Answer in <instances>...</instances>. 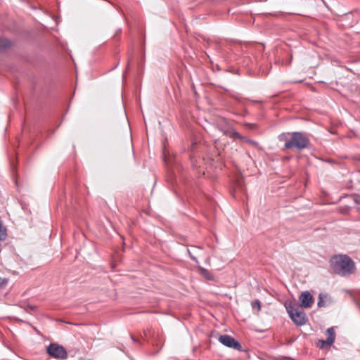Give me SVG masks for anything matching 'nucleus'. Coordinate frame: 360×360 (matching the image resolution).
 I'll return each instance as SVG.
<instances>
[{
	"label": "nucleus",
	"mask_w": 360,
	"mask_h": 360,
	"mask_svg": "<svg viewBox=\"0 0 360 360\" xmlns=\"http://www.w3.org/2000/svg\"><path fill=\"white\" fill-rule=\"evenodd\" d=\"M330 266L334 272L345 276L352 274L354 270L353 261L347 255H335L330 259Z\"/></svg>",
	"instance_id": "1"
},
{
	"label": "nucleus",
	"mask_w": 360,
	"mask_h": 360,
	"mask_svg": "<svg viewBox=\"0 0 360 360\" xmlns=\"http://www.w3.org/2000/svg\"><path fill=\"white\" fill-rule=\"evenodd\" d=\"M309 140L307 136L301 132L291 133L290 141L284 144L283 149L296 148L302 150L308 146Z\"/></svg>",
	"instance_id": "2"
},
{
	"label": "nucleus",
	"mask_w": 360,
	"mask_h": 360,
	"mask_svg": "<svg viewBox=\"0 0 360 360\" xmlns=\"http://www.w3.org/2000/svg\"><path fill=\"white\" fill-rule=\"evenodd\" d=\"M285 308L292 321L297 325L302 326L306 323L305 313L294 302L285 303Z\"/></svg>",
	"instance_id": "3"
},
{
	"label": "nucleus",
	"mask_w": 360,
	"mask_h": 360,
	"mask_svg": "<svg viewBox=\"0 0 360 360\" xmlns=\"http://www.w3.org/2000/svg\"><path fill=\"white\" fill-rule=\"evenodd\" d=\"M47 353L56 359H65L67 357V352L65 349L56 343L51 344L47 347Z\"/></svg>",
	"instance_id": "4"
},
{
	"label": "nucleus",
	"mask_w": 360,
	"mask_h": 360,
	"mask_svg": "<svg viewBox=\"0 0 360 360\" xmlns=\"http://www.w3.org/2000/svg\"><path fill=\"white\" fill-rule=\"evenodd\" d=\"M219 341L224 345L233 348L237 350H240L241 345L239 342L233 338L228 335H221L219 338Z\"/></svg>",
	"instance_id": "5"
},
{
	"label": "nucleus",
	"mask_w": 360,
	"mask_h": 360,
	"mask_svg": "<svg viewBox=\"0 0 360 360\" xmlns=\"http://www.w3.org/2000/svg\"><path fill=\"white\" fill-rule=\"evenodd\" d=\"M224 134L229 136V137H231L232 139H240V140L252 145V146L257 147L258 145L256 141L241 136L239 133H238L233 129H228L227 130L224 131Z\"/></svg>",
	"instance_id": "6"
},
{
	"label": "nucleus",
	"mask_w": 360,
	"mask_h": 360,
	"mask_svg": "<svg viewBox=\"0 0 360 360\" xmlns=\"http://www.w3.org/2000/svg\"><path fill=\"white\" fill-rule=\"evenodd\" d=\"M301 307L304 308H310L314 303V297L309 292H303L300 296Z\"/></svg>",
	"instance_id": "7"
},
{
	"label": "nucleus",
	"mask_w": 360,
	"mask_h": 360,
	"mask_svg": "<svg viewBox=\"0 0 360 360\" xmlns=\"http://www.w3.org/2000/svg\"><path fill=\"white\" fill-rule=\"evenodd\" d=\"M326 335L328 336L326 340H320V347L324 348L326 346H330L333 344L335 339V333L334 328L331 327L327 329Z\"/></svg>",
	"instance_id": "8"
},
{
	"label": "nucleus",
	"mask_w": 360,
	"mask_h": 360,
	"mask_svg": "<svg viewBox=\"0 0 360 360\" xmlns=\"http://www.w3.org/2000/svg\"><path fill=\"white\" fill-rule=\"evenodd\" d=\"M199 271H200V274L203 277L207 278V280H212L213 279V276L211 275V274L206 269H204V268L200 266L199 267Z\"/></svg>",
	"instance_id": "9"
},
{
	"label": "nucleus",
	"mask_w": 360,
	"mask_h": 360,
	"mask_svg": "<svg viewBox=\"0 0 360 360\" xmlns=\"http://www.w3.org/2000/svg\"><path fill=\"white\" fill-rule=\"evenodd\" d=\"M11 44V43L9 40L4 38H0V51L9 47Z\"/></svg>",
	"instance_id": "10"
},
{
	"label": "nucleus",
	"mask_w": 360,
	"mask_h": 360,
	"mask_svg": "<svg viewBox=\"0 0 360 360\" xmlns=\"http://www.w3.org/2000/svg\"><path fill=\"white\" fill-rule=\"evenodd\" d=\"M7 236L6 229L4 226L2 221L0 222V240L6 239Z\"/></svg>",
	"instance_id": "11"
},
{
	"label": "nucleus",
	"mask_w": 360,
	"mask_h": 360,
	"mask_svg": "<svg viewBox=\"0 0 360 360\" xmlns=\"http://www.w3.org/2000/svg\"><path fill=\"white\" fill-rule=\"evenodd\" d=\"M289 136H291V134L287 133V134H282L279 135L278 139L281 141H285V143L290 141Z\"/></svg>",
	"instance_id": "12"
},
{
	"label": "nucleus",
	"mask_w": 360,
	"mask_h": 360,
	"mask_svg": "<svg viewBox=\"0 0 360 360\" xmlns=\"http://www.w3.org/2000/svg\"><path fill=\"white\" fill-rule=\"evenodd\" d=\"M194 250L195 251L192 252L191 250H188V253L194 262L198 263L197 258L193 255V254H197L196 251H199L200 249L198 248H194Z\"/></svg>",
	"instance_id": "13"
},
{
	"label": "nucleus",
	"mask_w": 360,
	"mask_h": 360,
	"mask_svg": "<svg viewBox=\"0 0 360 360\" xmlns=\"http://www.w3.org/2000/svg\"><path fill=\"white\" fill-rule=\"evenodd\" d=\"M326 297V295H323V294H320L319 295V302L317 303L318 306L319 307H325L326 304L324 303V301H323V298Z\"/></svg>",
	"instance_id": "14"
},
{
	"label": "nucleus",
	"mask_w": 360,
	"mask_h": 360,
	"mask_svg": "<svg viewBox=\"0 0 360 360\" xmlns=\"http://www.w3.org/2000/svg\"><path fill=\"white\" fill-rule=\"evenodd\" d=\"M252 307L253 308H257L258 309V311L260 310L261 309V304H260V302L258 300H255L252 303Z\"/></svg>",
	"instance_id": "15"
},
{
	"label": "nucleus",
	"mask_w": 360,
	"mask_h": 360,
	"mask_svg": "<svg viewBox=\"0 0 360 360\" xmlns=\"http://www.w3.org/2000/svg\"><path fill=\"white\" fill-rule=\"evenodd\" d=\"M8 281V278H0V288L3 287L4 285H6Z\"/></svg>",
	"instance_id": "16"
},
{
	"label": "nucleus",
	"mask_w": 360,
	"mask_h": 360,
	"mask_svg": "<svg viewBox=\"0 0 360 360\" xmlns=\"http://www.w3.org/2000/svg\"><path fill=\"white\" fill-rule=\"evenodd\" d=\"M245 125L252 130L255 129L257 128L256 124L252 123H246Z\"/></svg>",
	"instance_id": "17"
},
{
	"label": "nucleus",
	"mask_w": 360,
	"mask_h": 360,
	"mask_svg": "<svg viewBox=\"0 0 360 360\" xmlns=\"http://www.w3.org/2000/svg\"><path fill=\"white\" fill-rule=\"evenodd\" d=\"M0 222H1V221L0 220Z\"/></svg>",
	"instance_id": "18"
}]
</instances>
